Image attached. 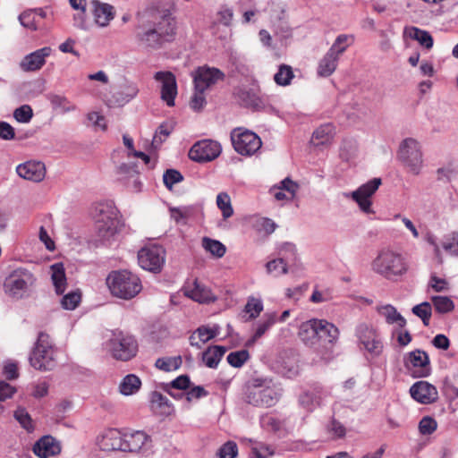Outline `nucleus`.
<instances>
[{
	"label": "nucleus",
	"mask_w": 458,
	"mask_h": 458,
	"mask_svg": "<svg viewBox=\"0 0 458 458\" xmlns=\"http://www.w3.org/2000/svg\"><path fill=\"white\" fill-rule=\"evenodd\" d=\"M176 35V20L171 2H156L141 13L136 38L144 47L157 49Z\"/></svg>",
	"instance_id": "obj_1"
},
{
	"label": "nucleus",
	"mask_w": 458,
	"mask_h": 458,
	"mask_svg": "<svg viewBox=\"0 0 458 458\" xmlns=\"http://www.w3.org/2000/svg\"><path fill=\"white\" fill-rule=\"evenodd\" d=\"M90 216L94 221L96 236L102 242L110 241L123 226L120 212L113 201L94 203Z\"/></svg>",
	"instance_id": "obj_2"
},
{
	"label": "nucleus",
	"mask_w": 458,
	"mask_h": 458,
	"mask_svg": "<svg viewBox=\"0 0 458 458\" xmlns=\"http://www.w3.org/2000/svg\"><path fill=\"white\" fill-rule=\"evenodd\" d=\"M371 269L387 280H397L409 271V263L400 252L381 250L371 262Z\"/></svg>",
	"instance_id": "obj_3"
},
{
	"label": "nucleus",
	"mask_w": 458,
	"mask_h": 458,
	"mask_svg": "<svg viewBox=\"0 0 458 458\" xmlns=\"http://www.w3.org/2000/svg\"><path fill=\"white\" fill-rule=\"evenodd\" d=\"M36 284L37 276L34 273L25 267H17L5 276L3 290L7 297L19 301L29 297Z\"/></svg>",
	"instance_id": "obj_4"
},
{
	"label": "nucleus",
	"mask_w": 458,
	"mask_h": 458,
	"mask_svg": "<svg viewBox=\"0 0 458 458\" xmlns=\"http://www.w3.org/2000/svg\"><path fill=\"white\" fill-rule=\"evenodd\" d=\"M106 284L114 296L124 300L134 298L142 289L139 276L128 270L111 272Z\"/></svg>",
	"instance_id": "obj_5"
},
{
	"label": "nucleus",
	"mask_w": 458,
	"mask_h": 458,
	"mask_svg": "<svg viewBox=\"0 0 458 458\" xmlns=\"http://www.w3.org/2000/svg\"><path fill=\"white\" fill-rule=\"evenodd\" d=\"M30 364L37 370H52L56 366L55 349L47 334L40 332L30 357Z\"/></svg>",
	"instance_id": "obj_6"
},
{
	"label": "nucleus",
	"mask_w": 458,
	"mask_h": 458,
	"mask_svg": "<svg viewBox=\"0 0 458 458\" xmlns=\"http://www.w3.org/2000/svg\"><path fill=\"white\" fill-rule=\"evenodd\" d=\"M107 348L114 359L128 361L136 356L139 345L132 335L121 330H115L108 340Z\"/></svg>",
	"instance_id": "obj_7"
},
{
	"label": "nucleus",
	"mask_w": 458,
	"mask_h": 458,
	"mask_svg": "<svg viewBox=\"0 0 458 458\" xmlns=\"http://www.w3.org/2000/svg\"><path fill=\"white\" fill-rule=\"evenodd\" d=\"M397 157L407 171L418 175L423 166V154L420 143L412 138H407L402 141L397 153Z\"/></svg>",
	"instance_id": "obj_8"
},
{
	"label": "nucleus",
	"mask_w": 458,
	"mask_h": 458,
	"mask_svg": "<svg viewBox=\"0 0 458 458\" xmlns=\"http://www.w3.org/2000/svg\"><path fill=\"white\" fill-rule=\"evenodd\" d=\"M231 140L234 150L245 157L254 155L262 145L260 138L251 131L235 128L231 131Z\"/></svg>",
	"instance_id": "obj_9"
},
{
	"label": "nucleus",
	"mask_w": 458,
	"mask_h": 458,
	"mask_svg": "<svg viewBox=\"0 0 458 458\" xmlns=\"http://www.w3.org/2000/svg\"><path fill=\"white\" fill-rule=\"evenodd\" d=\"M165 260V249L157 244L141 248L138 252L139 265L145 270L158 273L161 271Z\"/></svg>",
	"instance_id": "obj_10"
},
{
	"label": "nucleus",
	"mask_w": 458,
	"mask_h": 458,
	"mask_svg": "<svg viewBox=\"0 0 458 458\" xmlns=\"http://www.w3.org/2000/svg\"><path fill=\"white\" fill-rule=\"evenodd\" d=\"M282 395L281 388L273 386L267 387H254L246 398L247 402L254 406L272 407L277 403Z\"/></svg>",
	"instance_id": "obj_11"
},
{
	"label": "nucleus",
	"mask_w": 458,
	"mask_h": 458,
	"mask_svg": "<svg viewBox=\"0 0 458 458\" xmlns=\"http://www.w3.org/2000/svg\"><path fill=\"white\" fill-rule=\"evenodd\" d=\"M222 151L219 142L212 140H202L196 142L189 151V157L199 163L216 159Z\"/></svg>",
	"instance_id": "obj_12"
},
{
	"label": "nucleus",
	"mask_w": 458,
	"mask_h": 458,
	"mask_svg": "<svg viewBox=\"0 0 458 458\" xmlns=\"http://www.w3.org/2000/svg\"><path fill=\"white\" fill-rule=\"evenodd\" d=\"M318 348L317 353L325 355L331 352L339 338L338 328L326 319H320L318 330Z\"/></svg>",
	"instance_id": "obj_13"
},
{
	"label": "nucleus",
	"mask_w": 458,
	"mask_h": 458,
	"mask_svg": "<svg viewBox=\"0 0 458 458\" xmlns=\"http://www.w3.org/2000/svg\"><path fill=\"white\" fill-rule=\"evenodd\" d=\"M194 89L206 91L219 81L225 79V73L217 68L208 65L198 67L193 73Z\"/></svg>",
	"instance_id": "obj_14"
},
{
	"label": "nucleus",
	"mask_w": 458,
	"mask_h": 458,
	"mask_svg": "<svg viewBox=\"0 0 458 458\" xmlns=\"http://www.w3.org/2000/svg\"><path fill=\"white\" fill-rule=\"evenodd\" d=\"M405 367L415 377H425L430 374L429 358L426 352L414 350L404 359Z\"/></svg>",
	"instance_id": "obj_15"
},
{
	"label": "nucleus",
	"mask_w": 458,
	"mask_h": 458,
	"mask_svg": "<svg viewBox=\"0 0 458 458\" xmlns=\"http://www.w3.org/2000/svg\"><path fill=\"white\" fill-rule=\"evenodd\" d=\"M381 185L380 178H373L368 182L362 184L352 193V199L357 202L360 208L366 214L373 213L371 208V196L377 191Z\"/></svg>",
	"instance_id": "obj_16"
},
{
	"label": "nucleus",
	"mask_w": 458,
	"mask_h": 458,
	"mask_svg": "<svg viewBox=\"0 0 458 458\" xmlns=\"http://www.w3.org/2000/svg\"><path fill=\"white\" fill-rule=\"evenodd\" d=\"M154 79L161 83V99L168 106H174L177 96V83L175 75L172 72H157Z\"/></svg>",
	"instance_id": "obj_17"
},
{
	"label": "nucleus",
	"mask_w": 458,
	"mask_h": 458,
	"mask_svg": "<svg viewBox=\"0 0 458 458\" xmlns=\"http://www.w3.org/2000/svg\"><path fill=\"white\" fill-rule=\"evenodd\" d=\"M411 397L418 403L430 404L438 399L437 387L427 381H418L410 388Z\"/></svg>",
	"instance_id": "obj_18"
},
{
	"label": "nucleus",
	"mask_w": 458,
	"mask_h": 458,
	"mask_svg": "<svg viewBox=\"0 0 458 458\" xmlns=\"http://www.w3.org/2000/svg\"><path fill=\"white\" fill-rule=\"evenodd\" d=\"M53 50L50 47H44L29 55H26L20 63V67L24 72H37L46 64V59L50 56Z\"/></svg>",
	"instance_id": "obj_19"
},
{
	"label": "nucleus",
	"mask_w": 458,
	"mask_h": 458,
	"mask_svg": "<svg viewBox=\"0 0 458 458\" xmlns=\"http://www.w3.org/2000/svg\"><path fill=\"white\" fill-rule=\"evenodd\" d=\"M320 319L311 318L301 324L298 331L300 340L307 346L317 352L318 348V330Z\"/></svg>",
	"instance_id": "obj_20"
},
{
	"label": "nucleus",
	"mask_w": 458,
	"mask_h": 458,
	"mask_svg": "<svg viewBox=\"0 0 458 458\" xmlns=\"http://www.w3.org/2000/svg\"><path fill=\"white\" fill-rule=\"evenodd\" d=\"M16 172L21 178L33 182H41L46 175V167L42 162L29 161L17 166Z\"/></svg>",
	"instance_id": "obj_21"
},
{
	"label": "nucleus",
	"mask_w": 458,
	"mask_h": 458,
	"mask_svg": "<svg viewBox=\"0 0 458 458\" xmlns=\"http://www.w3.org/2000/svg\"><path fill=\"white\" fill-rule=\"evenodd\" d=\"M33 452L39 458H48L59 454L61 445L52 436H44L35 443Z\"/></svg>",
	"instance_id": "obj_22"
},
{
	"label": "nucleus",
	"mask_w": 458,
	"mask_h": 458,
	"mask_svg": "<svg viewBox=\"0 0 458 458\" xmlns=\"http://www.w3.org/2000/svg\"><path fill=\"white\" fill-rule=\"evenodd\" d=\"M98 444L103 451H123V434L116 428H109L98 438Z\"/></svg>",
	"instance_id": "obj_23"
},
{
	"label": "nucleus",
	"mask_w": 458,
	"mask_h": 458,
	"mask_svg": "<svg viewBox=\"0 0 458 458\" xmlns=\"http://www.w3.org/2000/svg\"><path fill=\"white\" fill-rule=\"evenodd\" d=\"M150 441L144 431L137 430L123 434V452H139Z\"/></svg>",
	"instance_id": "obj_24"
},
{
	"label": "nucleus",
	"mask_w": 458,
	"mask_h": 458,
	"mask_svg": "<svg viewBox=\"0 0 458 458\" xmlns=\"http://www.w3.org/2000/svg\"><path fill=\"white\" fill-rule=\"evenodd\" d=\"M358 337L369 352L379 353L382 349V343L376 337V334L366 325H361L357 330Z\"/></svg>",
	"instance_id": "obj_25"
},
{
	"label": "nucleus",
	"mask_w": 458,
	"mask_h": 458,
	"mask_svg": "<svg viewBox=\"0 0 458 458\" xmlns=\"http://www.w3.org/2000/svg\"><path fill=\"white\" fill-rule=\"evenodd\" d=\"M339 58V56L333 53V50H328L318 63V75L319 77H329L333 74L337 68Z\"/></svg>",
	"instance_id": "obj_26"
},
{
	"label": "nucleus",
	"mask_w": 458,
	"mask_h": 458,
	"mask_svg": "<svg viewBox=\"0 0 458 458\" xmlns=\"http://www.w3.org/2000/svg\"><path fill=\"white\" fill-rule=\"evenodd\" d=\"M298 190V183L287 177L280 182L278 187H274L272 191L277 200H284L293 199Z\"/></svg>",
	"instance_id": "obj_27"
},
{
	"label": "nucleus",
	"mask_w": 458,
	"mask_h": 458,
	"mask_svg": "<svg viewBox=\"0 0 458 458\" xmlns=\"http://www.w3.org/2000/svg\"><path fill=\"white\" fill-rule=\"evenodd\" d=\"M94 19L96 23L101 27L106 26L114 18V7L107 3L93 2Z\"/></svg>",
	"instance_id": "obj_28"
},
{
	"label": "nucleus",
	"mask_w": 458,
	"mask_h": 458,
	"mask_svg": "<svg viewBox=\"0 0 458 458\" xmlns=\"http://www.w3.org/2000/svg\"><path fill=\"white\" fill-rule=\"evenodd\" d=\"M377 311L385 318L386 322L389 325L397 324L400 328H403L406 326V319L391 304L378 306Z\"/></svg>",
	"instance_id": "obj_29"
},
{
	"label": "nucleus",
	"mask_w": 458,
	"mask_h": 458,
	"mask_svg": "<svg viewBox=\"0 0 458 458\" xmlns=\"http://www.w3.org/2000/svg\"><path fill=\"white\" fill-rule=\"evenodd\" d=\"M226 352V348L220 345H213L209 346L205 352L202 353V361L205 365L210 369H216L222 357Z\"/></svg>",
	"instance_id": "obj_30"
},
{
	"label": "nucleus",
	"mask_w": 458,
	"mask_h": 458,
	"mask_svg": "<svg viewBox=\"0 0 458 458\" xmlns=\"http://www.w3.org/2000/svg\"><path fill=\"white\" fill-rule=\"evenodd\" d=\"M52 272L51 278L57 294H63L66 289V275L64 264L55 263L50 267Z\"/></svg>",
	"instance_id": "obj_31"
},
{
	"label": "nucleus",
	"mask_w": 458,
	"mask_h": 458,
	"mask_svg": "<svg viewBox=\"0 0 458 458\" xmlns=\"http://www.w3.org/2000/svg\"><path fill=\"white\" fill-rule=\"evenodd\" d=\"M335 136V126L332 123H325L317 128L311 140L316 146L331 143Z\"/></svg>",
	"instance_id": "obj_32"
},
{
	"label": "nucleus",
	"mask_w": 458,
	"mask_h": 458,
	"mask_svg": "<svg viewBox=\"0 0 458 458\" xmlns=\"http://www.w3.org/2000/svg\"><path fill=\"white\" fill-rule=\"evenodd\" d=\"M46 16L47 11L42 8H38L23 12L19 16V20L24 27L36 30L39 20L44 19Z\"/></svg>",
	"instance_id": "obj_33"
},
{
	"label": "nucleus",
	"mask_w": 458,
	"mask_h": 458,
	"mask_svg": "<svg viewBox=\"0 0 458 458\" xmlns=\"http://www.w3.org/2000/svg\"><path fill=\"white\" fill-rule=\"evenodd\" d=\"M186 294L191 299L199 303L213 302L216 299V296L208 288L199 284L197 282L194 283V287L191 290L188 291Z\"/></svg>",
	"instance_id": "obj_34"
},
{
	"label": "nucleus",
	"mask_w": 458,
	"mask_h": 458,
	"mask_svg": "<svg viewBox=\"0 0 458 458\" xmlns=\"http://www.w3.org/2000/svg\"><path fill=\"white\" fill-rule=\"evenodd\" d=\"M235 95L241 104L246 107L258 108L261 105L260 98L252 89L240 88Z\"/></svg>",
	"instance_id": "obj_35"
},
{
	"label": "nucleus",
	"mask_w": 458,
	"mask_h": 458,
	"mask_svg": "<svg viewBox=\"0 0 458 458\" xmlns=\"http://www.w3.org/2000/svg\"><path fill=\"white\" fill-rule=\"evenodd\" d=\"M141 386L140 377L134 374L125 376L119 385L120 393L123 395H131L137 393Z\"/></svg>",
	"instance_id": "obj_36"
},
{
	"label": "nucleus",
	"mask_w": 458,
	"mask_h": 458,
	"mask_svg": "<svg viewBox=\"0 0 458 458\" xmlns=\"http://www.w3.org/2000/svg\"><path fill=\"white\" fill-rule=\"evenodd\" d=\"M444 395L449 400H455L458 398V373H453L446 376L443 380V386L441 388Z\"/></svg>",
	"instance_id": "obj_37"
},
{
	"label": "nucleus",
	"mask_w": 458,
	"mask_h": 458,
	"mask_svg": "<svg viewBox=\"0 0 458 458\" xmlns=\"http://www.w3.org/2000/svg\"><path fill=\"white\" fill-rule=\"evenodd\" d=\"M216 336V333L208 327L198 328L191 336L190 344L197 348H201L202 344Z\"/></svg>",
	"instance_id": "obj_38"
},
{
	"label": "nucleus",
	"mask_w": 458,
	"mask_h": 458,
	"mask_svg": "<svg viewBox=\"0 0 458 458\" xmlns=\"http://www.w3.org/2000/svg\"><path fill=\"white\" fill-rule=\"evenodd\" d=\"M407 34L411 38L417 40L420 46L424 47L425 48H432L434 40L432 36L428 31L416 27H411L407 30Z\"/></svg>",
	"instance_id": "obj_39"
},
{
	"label": "nucleus",
	"mask_w": 458,
	"mask_h": 458,
	"mask_svg": "<svg viewBox=\"0 0 458 458\" xmlns=\"http://www.w3.org/2000/svg\"><path fill=\"white\" fill-rule=\"evenodd\" d=\"M353 42L354 37L352 35L341 34L337 36L335 42L328 50H333V53L340 57L345 52L348 47L353 44Z\"/></svg>",
	"instance_id": "obj_40"
},
{
	"label": "nucleus",
	"mask_w": 458,
	"mask_h": 458,
	"mask_svg": "<svg viewBox=\"0 0 458 458\" xmlns=\"http://www.w3.org/2000/svg\"><path fill=\"white\" fill-rule=\"evenodd\" d=\"M182 363V357L180 355L174 357H164L158 358L156 360L155 366L163 371H173L178 369Z\"/></svg>",
	"instance_id": "obj_41"
},
{
	"label": "nucleus",
	"mask_w": 458,
	"mask_h": 458,
	"mask_svg": "<svg viewBox=\"0 0 458 458\" xmlns=\"http://www.w3.org/2000/svg\"><path fill=\"white\" fill-rule=\"evenodd\" d=\"M202 247L211 253L216 258H222L226 251L225 246L217 240H213L208 237L202 239Z\"/></svg>",
	"instance_id": "obj_42"
},
{
	"label": "nucleus",
	"mask_w": 458,
	"mask_h": 458,
	"mask_svg": "<svg viewBox=\"0 0 458 458\" xmlns=\"http://www.w3.org/2000/svg\"><path fill=\"white\" fill-rule=\"evenodd\" d=\"M320 391L316 392H304L299 397V402L308 411H312L316 406L321 403V397L318 395Z\"/></svg>",
	"instance_id": "obj_43"
},
{
	"label": "nucleus",
	"mask_w": 458,
	"mask_h": 458,
	"mask_svg": "<svg viewBox=\"0 0 458 458\" xmlns=\"http://www.w3.org/2000/svg\"><path fill=\"white\" fill-rule=\"evenodd\" d=\"M264 306L261 299L250 296L244 306V311L249 314L250 319L257 318L263 311Z\"/></svg>",
	"instance_id": "obj_44"
},
{
	"label": "nucleus",
	"mask_w": 458,
	"mask_h": 458,
	"mask_svg": "<svg viewBox=\"0 0 458 458\" xmlns=\"http://www.w3.org/2000/svg\"><path fill=\"white\" fill-rule=\"evenodd\" d=\"M173 131V128L167 123H161L158 128L156 130L154 134L151 147L155 149L160 148L162 143L166 140Z\"/></svg>",
	"instance_id": "obj_45"
},
{
	"label": "nucleus",
	"mask_w": 458,
	"mask_h": 458,
	"mask_svg": "<svg viewBox=\"0 0 458 458\" xmlns=\"http://www.w3.org/2000/svg\"><path fill=\"white\" fill-rule=\"evenodd\" d=\"M276 321V313H266L263 319L260 320L255 331V338L262 337Z\"/></svg>",
	"instance_id": "obj_46"
},
{
	"label": "nucleus",
	"mask_w": 458,
	"mask_h": 458,
	"mask_svg": "<svg viewBox=\"0 0 458 458\" xmlns=\"http://www.w3.org/2000/svg\"><path fill=\"white\" fill-rule=\"evenodd\" d=\"M293 72L291 66L282 64L279 66L278 72L275 74L274 80L277 85L287 86L293 78Z\"/></svg>",
	"instance_id": "obj_47"
},
{
	"label": "nucleus",
	"mask_w": 458,
	"mask_h": 458,
	"mask_svg": "<svg viewBox=\"0 0 458 458\" xmlns=\"http://www.w3.org/2000/svg\"><path fill=\"white\" fill-rule=\"evenodd\" d=\"M216 205L222 211L224 219L231 217L233 214V209L231 203L230 196L225 192H221L216 196Z\"/></svg>",
	"instance_id": "obj_48"
},
{
	"label": "nucleus",
	"mask_w": 458,
	"mask_h": 458,
	"mask_svg": "<svg viewBox=\"0 0 458 458\" xmlns=\"http://www.w3.org/2000/svg\"><path fill=\"white\" fill-rule=\"evenodd\" d=\"M151 408L155 411H157V410L160 408L161 414H169L171 411V407L168 404L167 398L158 392H154L152 394Z\"/></svg>",
	"instance_id": "obj_49"
},
{
	"label": "nucleus",
	"mask_w": 458,
	"mask_h": 458,
	"mask_svg": "<svg viewBox=\"0 0 458 458\" xmlns=\"http://www.w3.org/2000/svg\"><path fill=\"white\" fill-rule=\"evenodd\" d=\"M412 313L417 317L420 318L423 325L428 327L429 325L431 314H432V307L429 302L424 301L420 304L415 305L412 308Z\"/></svg>",
	"instance_id": "obj_50"
},
{
	"label": "nucleus",
	"mask_w": 458,
	"mask_h": 458,
	"mask_svg": "<svg viewBox=\"0 0 458 458\" xmlns=\"http://www.w3.org/2000/svg\"><path fill=\"white\" fill-rule=\"evenodd\" d=\"M431 301L438 313H447L454 308V301L447 296H434Z\"/></svg>",
	"instance_id": "obj_51"
},
{
	"label": "nucleus",
	"mask_w": 458,
	"mask_h": 458,
	"mask_svg": "<svg viewBox=\"0 0 458 458\" xmlns=\"http://www.w3.org/2000/svg\"><path fill=\"white\" fill-rule=\"evenodd\" d=\"M238 455V445L234 441H227L216 451V458H235Z\"/></svg>",
	"instance_id": "obj_52"
},
{
	"label": "nucleus",
	"mask_w": 458,
	"mask_h": 458,
	"mask_svg": "<svg viewBox=\"0 0 458 458\" xmlns=\"http://www.w3.org/2000/svg\"><path fill=\"white\" fill-rule=\"evenodd\" d=\"M250 358L247 350L233 352L227 355V362L234 368H241Z\"/></svg>",
	"instance_id": "obj_53"
},
{
	"label": "nucleus",
	"mask_w": 458,
	"mask_h": 458,
	"mask_svg": "<svg viewBox=\"0 0 458 458\" xmlns=\"http://www.w3.org/2000/svg\"><path fill=\"white\" fill-rule=\"evenodd\" d=\"M14 418L27 431L31 432L34 429L33 421L24 408H18L14 412Z\"/></svg>",
	"instance_id": "obj_54"
},
{
	"label": "nucleus",
	"mask_w": 458,
	"mask_h": 458,
	"mask_svg": "<svg viewBox=\"0 0 458 458\" xmlns=\"http://www.w3.org/2000/svg\"><path fill=\"white\" fill-rule=\"evenodd\" d=\"M437 428V420L430 417H423L419 423V430L421 435H431Z\"/></svg>",
	"instance_id": "obj_55"
},
{
	"label": "nucleus",
	"mask_w": 458,
	"mask_h": 458,
	"mask_svg": "<svg viewBox=\"0 0 458 458\" xmlns=\"http://www.w3.org/2000/svg\"><path fill=\"white\" fill-rule=\"evenodd\" d=\"M54 108L60 109L62 112H69L75 109V106L64 96L54 95L50 98Z\"/></svg>",
	"instance_id": "obj_56"
},
{
	"label": "nucleus",
	"mask_w": 458,
	"mask_h": 458,
	"mask_svg": "<svg viewBox=\"0 0 458 458\" xmlns=\"http://www.w3.org/2000/svg\"><path fill=\"white\" fill-rule=\"evenodd\" d=\"M268 273H274L275 276L284 275L288 272L287 265L283 259H273L267 263Z\"/></svg>",
	"instance_id": "obj_57"
},
{
	"label": "nucleus",
	"mask_w": 458,
	"mask_h": 458,
	"mask_svg": "<svg viewBox=\"0 0 458 458\" xmlns=\"http://www.w3.org/2000/svg\"><path fill=\"white\" fill-rule=\"evenodd\" d=\"M183 180V176L182 174L174 169H168L165 172L163 175L164 184L168 188L172 189V187Z\"/></svg>",
	"instance_id": "obj_58"
},
{
	"label": "nucleus",
	"mask_w": 458,
	"mask_h": 458,
	"mask_svg": "<svg viewBox=\"0 0 458 458\" xmlns=\"http://www.w3.org/2000/svg\"><path fill=\"white\" fill-rule=\"evenodd\" d=\"M81 293L80 292H72L65 294L62 299V306L65 310H74L81 301Z\"/></svg>",
	"instance_id": "obj_59"
},
{
	"label": "nucleus",
	"mask_w": 458,
	"mask_h": 458,
	"mask_svg": "<svg viewBox=\"0 0 458 458\" xmlns=\"http://www.w3.org/2000/svg\"><path fill=\"white\" fill-rule=\"evenodd\" d=\"M443 249L450 255L458 256V233H454L442 242Z\"/></svg>",
	"instance_id": "obj_60"
},
{
	"label": "nucleus",
	"mask_w": 458,
	"mask_h": 458,
	"mask_svg": "<svg viewBox=\"0 0 458 458\" xmlns=\"http://www.w3.org/2000/svg\"><path fill=\"white\" fill-rule=\"evenodd\" d=\"M13 116L19 123H29L33 116L32 108L29 105H23L15 109Z\"/></svg>",
	"instance_id": "obj_61"
},
{
	"label": "nucleus",
	"mask_w": 458,
	"mask_h": 458,
	"mask_svg": "<svg viewBox=\"0 0 458 458\" xmlns=\"http://www.w3.org/2000/svg\"><path fill=\"white\" fill-rule=\"evenodd\" d=\"M333 299V291L329 288L319 291L317 288L314 289L311 296L310 301L313 303H321L325 301H329Z\"/></svg>",
	"instance_id": "obj_62"
},
{
	"label": "nucleus",
	"mask_w": 458,
	"mask_h": 458,
	"mask_svg": "<svg viewBox=\"0 0 458 458\" xmlns=\"http://www.w3.org/2000/svg\"><path fill=\"white\" fill-rule=\"evenodd\" d=\"M205 91L194 89V94L191 100V107L195 111H200L206 106Z\"/></svg>",
	"instance_id": "obj_63"
},
{
	"label": "nucleus",
	"mask_w": 458,
	"mask_h": 458,
	"mask_svg": "<svg viewBox=\"0 0 458 458\" xmlns=\"http://www.w3.org/2000/svg\"><path fill=\"white\" fill-rule=\"evenodd\" d=\"M448 282L444 278H439L436 275L430 276L428 286L436 293L448 290Z\"/></svg>",
	"instance_id": "obj_64"
}]
</instances>
